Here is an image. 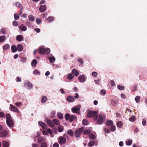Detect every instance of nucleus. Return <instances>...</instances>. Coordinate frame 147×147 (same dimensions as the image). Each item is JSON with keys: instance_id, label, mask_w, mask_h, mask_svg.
Instances as JSON below:
<instances>
[{"instance_id": "f257e3e1", "label": "nucleus", "mask_w": 147, "mask_h": 147, "mask_svg": "<svg viewBox=\"0 0 147 147\" xmlns=\"http://www.w3.org/2000/svg\"><path fill=\"white\" fill-rule=\"evenodd\" d=\"M105 116L102 113L97 114L94 116V120L96 124L101 125L105 121Z\"/></svg>"}, {"instance_id": "7ed1b4c3", "label": "nucleus", "mask_w": 147, "mask_h": 147, "mask_svg": "<svg viewBox=\"0 0 147 147\" xmlns=\"http://www.w3.org/2000/svg\"><path fill=\"white\" fill-rule=\"evenodd\" d=\"M50 52V50L49 48L45 49L43 47H40L39 49V53L41 55H43L44 53L48 54Z\"/></svg>"}, {"instance_id": "dca6fc26", "label": "nucleus", "mask_w": 147, "mask_h": 147, "mask_svg": "<svg viewBox=\"0 0 147 147\" xmlns=\"http://www.w3.org/2000/svg\"><path fill=\"white\" fill-rule=\"evenodd\" d=\"M7 132L5 130H4L1 132H0V137H5L7 136Z\"/></svg>"}, {"instance_id": "338daca9", "label": "nucleus", "mask_w": 147, "mask_h": 147, "mask_svg": "<svg viewBox=\"0 0 147 147\" xmlns=\"http://www.w3.org/2000/svg\"><path fill=\"white\" fill-rule=\"evenodd\" d=\"M34 30L37 32V33H39L40 31V29L38 28H36L34 29Z\"/></svg>"}, {"instance_id": "8fccbe9b", "label": "nucleus", "mask_w": 147, "mask_h": 147, "mask_svg": "<svg viewBox=\"0 0 147 147\" xmlns=\"http://www.w3.org/2000/svg\"><path fill=\"white\" fill-rule=\"evenodd\" d=\"M78 61L80 63L81 65H83L84 63V61L82 58H79L78 59Z\"/></svg>"}, {"instance_id": "a211bd4d", "label": "nucleus", "mask_w": 147, "mask_h": 147, "mask_svg": "<svg viewBox=\"0 0 147 147\" xmlns=\"http://www.w3.org/2000/svg\"><path fill=\"white\" fill-rule=\"evenodd\" d=\"M72 73L74 75L76 76H77L79 74L78 71L75 69H72Z\"/></svg>"}, {"instance_id": "e2e57ef3", "label": "nucleus", "mask_w": 147, "mask_h": 147, "mask_svg": "<svg viewBox=\"0 0 147 147\" xmlns=\"http://www.w3.org/2000/svg\"><path fill=\"white\" fill-rule=\"evenodd\" d=\"M16 106L18 107H21L22 104L21 102H17L16 103Z\"/></svg>"}, {"instance_id": "69168bd1", "label": "nucleus", "mask_w": 147, "mask_h": 147, "mask_svg": "<svg viewBox=\"0 0 147 147\" xmlns=\"http://www.w3.org/2000/svg\"><path fill=\"white\" fill-rule=\"evenodd\" d=\"M92 75L94 77H96L97 75V73L96 72H93L92 73Z\"/></svg>"}, {"instance_id": "f704fd0d", "label": "nucleus", "mask_w": 147, "mask_h": 147, "mask_svg": "<svg viewBox=\"0 0 147 147\" xmlns=\"http://www.w3.org/2000/svg\"><path fill=\"white\" fill-rule=\"evenodd\" d=\"M47 20L49 22H53L54 20V18L53 17H49L47 19Z\"/></svg>"}, {"instance_id": "13d9d810", "label": "nucleus", "mask_w": 147, "mask_h": 147, "mask_svg": "<svg viewBox=\"0 0 147 147\" xmlns=\"http://www.w3.org/2000/svg\"><path fill=\"white\" fill-rule=\"evenodd\" d=\"M94 82L95 83L97 84H100V80L99 79L97 80H95Z\"/></svg>"}, {"instance_id": "6e6d98bb", "label": "nucleus", "mask_w": 147, "mask_h": 147, "mask_svg": "<svg viewBox=\"0 0 147 147\" xmlns=\"http://www.w3.org/2000/svg\"><path fill=\"white\" fill-rule=\"evenodd\" d=\"M111 105L113 106H115L116 105V102L114 100H112L111 101Z\"/></svg>"}, {"instance_id": "2eb2a0df", "label": "nucleus", "mask_w": 147, "mask_h": 147, "mask_svg": "<svg viewBox=\"0 0 147 147\" xmlns=\"http://www.w3.org/2000/svg\"><path fill=\"white\" fill-rule=\"evenodd\" d=\"M46 9V6L45 5H42L40 6L39 8V10L42 12L45 11Z\"/></svg>"}, {"instance_id": "4d7b16f0", "label": "nucleus", "mask_w": 147, "mask_h": 147, "mask_svg": "<svg viewBox=\"0 0 147 147\" xmlns=\"http://www.w3.org/2000/svg\"><path fill=\"white\" fill-rule=\"evenodd\" d=\"M14 17L15 20H17L19 18V16L17 14H14Z\"/></svg>"}, {"instance_id": "7c9ffc66", "label": "nucleus", "mask_w": 147, "mask_h": 147, "mask_svg": "<svg viewBox=\"0 0 147 147\" xmlns=\"http://www.w3.org/2000/svg\"><path fill=\"white\" fill-rule=\"evenodd\" d=\"M11 49L13 52H16L17 50L16 47L15 45L11 46Z\"/></svg>"}, {"instance_id": "09e8293b", "label": "nucleus", "mask_w": 147, "mask_h": 147, "mask_svg": "<svg viewBox=\"0 0 147 147\" xmlns=\"http://www.w3.org/2000/svg\"><path fill=\"white\" fill-rule=\"evenodd\" d=\"M118 88L120 90H122L124 89V87L123 86H121L119 85L117 86Z\"/></svg>"}, {"instance_id": "f3484780", "label": "nucleus", "mask_w": 147, "mask_h": 147, "mask_svg": "<svg viewBox=\"0 0 147 147\" xmlns=\"http://www.w3.org/2000/svg\"><path fill=\"white\" fill-rule=\"evenodd\" d=\"M47 123L48 125L50 126L51 127H53L54 126V124L53 123L51 120H47Z\"/></svg>"}, {"instance_id": "603ef678", "label": "nucleus", "mask_w": 147, "mask_h": 147, "mask_svg": "<svg viewBox=\"0 0 147 147\" xmlns=\"http://www.w3.org/2000/svg\"><path fill=\"white\" fill-rule=\"evenodd\" d=\"M5 113L3 112H0V118H4L5 117Z\"/></svg>"}, {"instance_id": "052dcab7", "label": "nucleus", "mask_w": 147, "mask_h": 147, "mask_svg": "<svg viewBox=\"0 0 147 147\" xmlns=\"http://www.w3.org/2000/svg\"><path fill=\"white\" fill-rule=\"evenodd\" d=\"M83 123L84 125H86L88 123V122L86 119H84L83 121Z\"/></svg>"}, {"instance_id": "58836bf2", "label": "nucleus", "mask_w": 147, "mask_h": 147, "mask_svg": "<svg viewBox=\"0 0 147 147\" xmlns=\"http://www.w3.org/2000/svg\"><path fill=\"white\" fill-rule=\"evenodd\" d=\"M135 120L136 117L134 115H133L131 117L129 118V120L131 122H134Z\"/></svg>"}, {"instance_id": "39448f33", "label": "nucleus", "mask_w": 147, "mask_h": 147, "mask_svg": "<svg viewBox=\"0 0 147 147\" xmlns=\"http://www.w3.org/2000/svg\"><path fill=\"white\" fill-rule=\"evenodd\" d=\"M80 108L81 106L80 105H78L76 107L72 108L71 111L72 112L74 113H77L79 114Z\"/></svg>"}, {"instance_id": "5fc2aeb1", "label": "nucleus", "mask_w": 147, "mask_h": 147, "mask_svg": "<svg viewBox=\"0 0 147 147\" xmlns=\"http://www.w3.org/2000/svg\"><path fill=\"white\" fill-rule=\"evenodd\" d=\"M89 137L92 139H94L95 137V136L94 134H92L89 136Z\"/></svg>"}, {"instance_id": "b1692460", "label": "nucleus", "mask_w": 147, "mask_h": 147, "mask_svg": "<svg viewBox=\"0 0 147 147\" xmlns=\"http://www.w3.org/2000/svg\"><path fill=\"white\" fill-rule=\"evenodd\" d=\"M23 38V37L22 35H19L17 36L16 37V40L17 41L20 42L22 40Z\"/></svg>"}, {"instance_id": "774afa93", "label": "nucleus", "mask_w": 147, "mask_h": 147, "mask_svg": "<svg viewBox=\"0 0 147 147\" xmlns=\"http://www.w3.org/2000/svg\"><path fill=\"white\" fill-rule=\"evenodd\" d=\"M53 147H59V144L57 143H55L53 144Z\"/></svg>"}, {"instance_id": "f8f14e48", "label": "nucleus", "mask_w": 147, "mask_h": 147, "mask_svg": "<svg viewBox=\"0 0 147 147\" xmlns=\"http://www.w3.org/2000/svg\"><path fill=\"white\" fill-rule=\"evenodd\" d=\"M78 79L80 82L83 83L86 81V77L83 75H82L78 77Z\"/></svg>"}, {"instance_id": "f03ea898", "label": "nucleus", "mask_w": 147, "mask_h": 147, "mask_svg": "<svg viewBox=\"0 0 147 147\" xmlns=\"http://www.w3.org/2000/svg\"><path fill=\"white\" fill-rule=\"evenodd\" d=\"M65 118L66 120H68L70 122L77 119V117L75 115H70L69 113H68L65 114Z\"/></svg>"}, {"instance_id": "37998d69", "label": "nucleus", "mask_w": 147, "mask_h": 147, "mask_svg": "<svg viewBox=\"0 0 147 147\" xmlns=\"http://www.w3.org/2000/svg\"><path fill=\"white\" fill-rule=\"evenodd\" d=\"M140 97L139 96H137L135 98V100L137 103L140 102Z\"/></svg>"}, {"instance_id": "a19ab883", "label": "nucleus", "mask_w": 147, "mask_h": 147, "mask_svg": "<svg viewBox=\"0 0 147 147\" xmlns=\"http://www.w3.org/2000/svg\"><path fill=\"white\" fill-rule=\"evenodd\" d=\"M63 130V127L59 126L58 127V131L59 132H62Z\"/></svg>"}, {"instance_id": "49530a36", "label": "nucleus", "mask_w": 147, "mask_h": 147, "mask_svg": "<svg viewBox=\"0 0 147 147\" xmlns=\"http://www.w3.org/2000/svg\"><path fill=\"white\" fill-rule=\"evenodd\" d=\"M40 146L41 147H47V145L46 142H43L42 143Z\"/></svg>"}, {"instance_id": "0e129e2a", "label": "nucleus", "mask_w": 147, "mask_h": 147, "mask_svg": "<svg viewBox=\"0 0 147 147\" xmlns=\"http://www.w3.org/2000/svg\"><path fill=\"white\" fill-rule=\"evenodd\" d=\"M16 81L17 82H20L21 81V79L19 77H17L16 78Z\"/></svg>"}, {"instance_id": "473e14b6", "label": "nucleus", "mask_w": 147, "mask_h": 147, "mask_svg": "<svg viewBox=\"0 0 147 147\" xmlns=\"http://www.w3.org/2000/svg\"><path fill=\"white\" fill-rule=\"evenodd\" d=\"M29 20L31 21H33L34 20L35 18L32 15H29L28 16Z\"/></svg>"}, {"instance_id": "c03bdc74", "label": "nucleus", "mask_w": 147, "mask_h": 147, "mask_svg": "<svg viewBox=\"0 0 147 147\" xmlns=\"http://www.w3.org/2000/svg\"><path fill=\"white\" fill-rule=\"evenodd\" d=\"M33 74L35 75H40V72L38 71L37 70H34L33 72Z\"/></svg>"}, {"instance_id": "1a4fd4ad", "label": "nucleus", "mask_w": 147, "mask_h": 147, "mask_svg": "<svg viewBox=\"0 0 147 147\" xmlns=\"http://www.w3.org/2000/svg\"><path fill=\"white\" fill-rule=\"evenodd\" d=\"M24 86L26 88L29 89H31L32 88V84L29 81H26L25 82Z\"/></svg>"}, {"instance_id": "0eeeda50", "label": "nucleus", "mask_w": 147, "mask_h": 147, "mask_svg": "<svg viewBox=\"0 0 147 147\" xmlns=\"http://www.w3.org/2000/svg\"><path fill=\"white\" fill-rule=\"evenodd\" d=\"M6 123L8 126L10 128L14 126V122L12 119L6 120Z\"/></svg>"}, {"instance_id": "9b49d317", "label": "nucleus", "mask_w": 147, "mask_h": 147, "mask_svg": "<svg viewBox=\"0 0 147 147\" xmlns=\"http://www.w3.org/2000/svg\"><path fill=\"white\" fill-rule=\"evenodd\" d=\"M9 109L11 111L14 112L18 113L19 111V110L15 106L11 104L10 105Z\"/></svg>"}, {"instance_id": "864d4df0", "label": "nucleus", "mask_w": 147, "mask_h": 147, "mask_svg": "<svg viewBox=\"0 0 147 147\" xmlns=\"http://www.w3.org/2000/svg\"><path fill=\"white\" fill-rule=\"evenodd\" d=\"M36 22L37 24H39L41 23L42 20L40 18H37L36 19Z\"/></svg>"}, {"instance_id": "e433bc0d", "label": "nucleus", "mask_w": 147, "mask_h": 147, "mask_svg": "<svg viewBox=\"0 0 147 147\" xmlns=\"http://www.w3.org/2000/svg\"><path fill=\"white\" fill-rule=\"evenodd\" d=\"M45 138H44L42 137H39L38 139V143H40L41 142L44 140Z\"/></svg>"}, {"instance_id": "4be33fe9", "label": "nucleus", "mask_w": 147, "mask_h": 147, "mask_svg": "<svg viewBox=\"0 0 147 147\" xmlns=\"http://www.w3.org/2000/svg\"><path fill=\"white\" fill-rule=\"evenodd\" d=\"M23 49L22 46L20 44H18L17 46V49L20 52Z\"/></svg>"}, {"instance_id": "79ce46f5", "label": "nucleus", "mask_w": 147, "mask_h": 147, "mask_svg": "<svg viewBox=\"0 0 147 147\" xmlns=\"http://www.w3.org/2000/svg\"><path fill=\"white\" fill-rule=\"evenodd\" d=\"M117 125L118 127H119V128H121L123 125V123L121 121H119L117 122Z\"/></svg>"}, {"instance_id": "bb28decb", "label": "nucleus", "mask_w": 147, "mask_h": 147, "mask_svg": "<svg viewBox=\"0 0 147 147\" xmlns=\"http://www.w3.org/2000/svg\"><path fill=\"white\" fill-rule=\"evenodd\" d=\"M74 77V76H73L72 74L70 73L67 76V78L69 80H71Z\"/></svg>"}, {"instance_id": "20e7f679", "label": "nucleus", "mask_w": 147, "mask_h": 147, "mask_svg": "<svg viewBox=\"0 0 147 147\" xmlns=\"http://www.w3.org/2000/svg\"><path fill=\"white\" fill-rule=\"evenodd\" d=\"M84 129V127L82 126L75 131L74 132V135L75 137L76 138L79 137Z\"/></svg>"}, {"instance_id": "9d476101", "label": "nucleus", "mask_w": 147, "mask_h": 147, "mask_svg": "<svg viewBox=\"0 0 147 147\" xmlns=\"http://www.w3.org/2000/svg\"><path fill=\"white\" fill-rule=\"evenodd\" d=\"M38 124L44 129H46L48 128L47 125L46 124L42 121H39Z\"/></svg>"}, {"instance_id": "423d86ee", "label": "nucleus", "mask_w": 147, "mask_h": 147, "mask_svg": "<svg viewBox=\"0 0 147 147\" xmlns=\"http://www.w3.org/2000/svg\"><path fill=\"white\" fill-rule=\"evenodd\" d=\"M58 142L60 145L64 144L66 142V139L64 137L60 136L58 138Z\"/></svg>"}, {"instance_id": "a18cd8bd", "label": "nucleus", "mask_w": 147, "mask_h": 147, "mask_svg": "<svg viewBox=\"0 0 147 147\" xmlns=\"http://www.w3.org/2000/svg\"><path fill=\"white\" fill-rule=\"evenodd\" d=\"M111 131H114L116 130L115 126V125H112L111 127Z\"/></svg>"}, {"instance_id": "bf43d9fd", "label": "nucleus", "mask_w": 147, "mask_h": 147, "mask_svg": "<svg viewBox=\"0 0 147 147\" xmlns=\"http://www.w3.org/2000/svg\"><path fill=\"white\" fill-rule=\"evenodd\" d=\"M21 61L23 62H25L26 61V59L25 57H21Z\"/></svg>"}, {"instance_id": "6e6552de", "label": "nucleus", "mask_w": 147, "mask_h": 147, "mask_svg": "<svg viewBox=\"0 0 147 147\" xmlns=\"http://www.w3.org/2000/svg\"><path fill=\"white\" fill-rule=\"evenodd\" d=\"M97 114V112L96 111H90L87 114V117L89 118L93 117V118L94 119V116L95 115H96Z\"/></svg>"}, {"instance_id": "6ab92c4d", "label": "nucleus", "mask_w": 147, "mask_h": 147, "mask_svg": "<svg viewBox=\"0 0 147 147\" xmlns=\"http://www.w3.org/2000/svg\"><path fill=\"white\" fill-rule=\"evenodd\" d=\"M50 61V62L51 63H53L55 62V59L54 57H47Z\"/></svg>"}, {"instance_id": "c85d7f7f", "label": "nucleus", "mask_w": 147, "mask_h": 147, "mask_svg": "<svg viewBox=\"0 0 147 147\" xmlns=\"http://www.w3.org/2000/svg\"><path fill=\"white\" fill-rule=\"evenodd\" d=\"M57 116L59 119H62L63 118V116L62 113L60 112H59L57 113Z\"/></svg>"}, {"instance_id": "de8ad7c7", "label": "nucleus", "mask_w": 147, "mask_h": 147, "mask_svg": "<svg viewBox=\"0 0 147 147\" xmlns=\"http://www.w3.org/2000/svg\"><path fill=\"white\" fill-rule=\"evenodd\" d=\"M94 142L93 141H90L88 144V145L90 146H93L94 144Z\"/></svg>"}, {"instance_id": "aec40b11", "label": "nucleus", "mask_w": 147, "mask_h": 147, "mask_svg": "<svg viewBox=\"0 0 147 147\" xmlns=\"http://www.w3.org/2000/svg\"><path fill=\"white\" fill-rule=\"evenodd\" d=\"M3 50H6L10 48V46L8 44H6L3 45Z\"/></svg>"}, {"instance_id": "c9c22d12", "label": "nucleus", "mask_w": 147, "mask_h": 147, "mask_svg": "<svg viewBox=\"0 0 147 147\" xmlns=\"http://www.w3.org/2000/svg\"><path fill=\"white\" fill-rule=\"evenodd\" d=\"M6 121L12 119V117L11 116L9 113H7L6 114Z\"/></svg>"}, {"instance_id": "a878e982", "label": "nucleus", "mask_w": 147, "mask_h": 147, "mask_svg": "<svg viewBox=\"0 0 147 147\" xmlns=\"http://www.w3.org/2000/svg\"><path fill=\"white\" fill-rule=\"evenodd\" d=\"M54 124L56 125H59L60 124V123L59 121L56 119H54L53 121Z\"/></svg>"}, {"instance_id": "cd10ccee", "label": "nucleus", "mask_w": 147, "mask_h": 147, "mask_svg": "<svg viewBox=\"0 0 147 147\" xmlns=\"http://www.w3.org/2000/svg\"><path fill=\"white\" fill-rule=\"evenodd\" d=\"M113 124V122L111 120H109V121H107L106 123V125H107L108 126H111V125H112Z\"/></svg>"}, {"instance_id": "2f4dec72", "label": "nucleus", "mask_w": 147, "mask_h": 147, "mask_svg": "<svg viewBox=\"0 0 147 147\" xmlns=\"http://www.w3.org/2000/svg\"><path fill=\"white\" fill-rule=\"evenodd\" d=\"M132 140H129L126 142V144L127 145L130 146L132 143Z\"/></svg>"}, {"instance_id": "3c124183", "label": "nucleus", "mask_w": 147, "mask_h": 147, "mask_svg": "<svg viewBox=\"0 0 147 147\" xmlns=\"http://www.w3.org/2000/svg\"><path fill=\"white\" fill-rule=\"evenodd\" d=\"M15 5L16 6L18 7H20L21 6H22V5L19 2H16L15 3Z\"/></svg>"}, {"instance_id": "680f3d73", "label": "nucleus", "mask_w": 147, "mask_h": 147, "mask_svg": "<svg viewBox=\"0 0 147 147\" xmlns=\"http://www.w3.org/2000/svg\"><path fill=\"white\" fill-rule=\"evenodd\" d=\"M26 26L29 27H30L32 25L31 23L29 22H27L26 23Z\"/></svg>"}, {"instance_id": "5701e85b", "label": "nucleus", "mask_w": 147, "mask_h": 147, "mask_svg": "<svg viewBox=\"0 0 147 147\" xmlns=\"http://www.w3.org/2000/svg\"><path fill=\"white\" fill-rule=\"evenodd\" d=\"M37 63V60L35 59H34L32 60L31 62V65L33 67H35Z\"/></svg>"}, {"instance_id": "72a5a7b5", "label": "nucleus", "mask_w": 147, "mask_h": 147, "mask_svg": "<svg viewBox=\"0 0 147 147\" xmlns=\"http://www.w3.org/2000/svg\"><path fill=\"white\" fill-rule=\"evenodd\" d=\"M6 37L5 36H0V42H3L5 39Z\"/></svg>"}, {"instance_id": "412c9836", "label": "nucleus", "mask_w": 147, "mask_h": 147, "mask_svg": "<svg viewBox=\"0 0 147 147\" xmlns=\"http://www.w3.org/2000/svg\"><path fill=\"white\" fill-rule=\"evenodd\" d=\"M3 147H9V144L8 142L5 141H3Z\"/></svg>"}, {"instance_id": "4468645a", "label": "nucleus", "mask_w": 147, "mask_h": 147, "mask_svg": "<svg viewBox=\"0 0 147 147\" xmlns=\"http://www.w3.org/2000/svg\"><path fill=\"white\" fill-rule=\"evenodd\" d=\"M18 28L20 30L22 31H25L27 30L26 27L22 24L19 26Z\"/></svg>"}, {"instance_id": "ea45409f", "label": "nucleus", "mask_w": 147, "mask_h": 147, "mask_svg": "<svg viewBox=\"0 0 147 147\" xmlns=\"http://www.w3.org/2000/svg\"><path fill=\"white\" fill-rule=\"evenodd\" d=\"M56 114V112L55 111H53L50 114V117H51L53 118L55 116Z\"/></svg>"}, {"instance_id": "393cba45", "label": "nucleus", "mask_w": 147, "mask_h": 147, "mask_svg": "<svg viewBox=\"0 0 147 147\" xmlns=\"http://www.w3.org/2000/svg\"><path fill=\"white\" fill-rule=\"evenodd\" d=\"M47 99V97L45 96H43L42 97L41 100V102L42 103H45L46 102Z\"/></svg>"}, {"instance_id": "c756f323", "label": "nucleus", "mask_w": 147, "mask_h": 147, "mask_svg": "<svg viewBox=\"0 0 147 147\" xmlns=\"http://www.w3.org/2000/svg\"><path fill=\"white\" fill-rule=\"evenodd\" d=\"M90 132V129H85L83 131V133L85 134L86 135L89 134Z\"/></svg>"}, {"instance_id": "4c0bfd02", "label": "nucleus", "mask_w": 147, "mask_h": 147, "mask_svg": "<svg viewBox=\"0 0 147 147\" xmlns=\"http://www.w3.org/2000/svg\"><path fill=\"white\" fill-rule=\"evenodd\" d=\"M67 133L71 136H74V133L73 131L71 130H69L67 131Z\"/></svg>"}, {"instance_id": "ddd939ff", "label": "nucleus", "mask_w": 147, "mask_h": 147, "mask_svg": "<svg viewBox=\"0 0 147 147\" xmlns=\"http://www.w3.org/2000/svg\"><path fill=\"white\" fill-rule=\"evenodd\" d=\"M67 100L68 102H74L75 99L73 96H68L67 97Z\"/></svg>"}]
</instances>
